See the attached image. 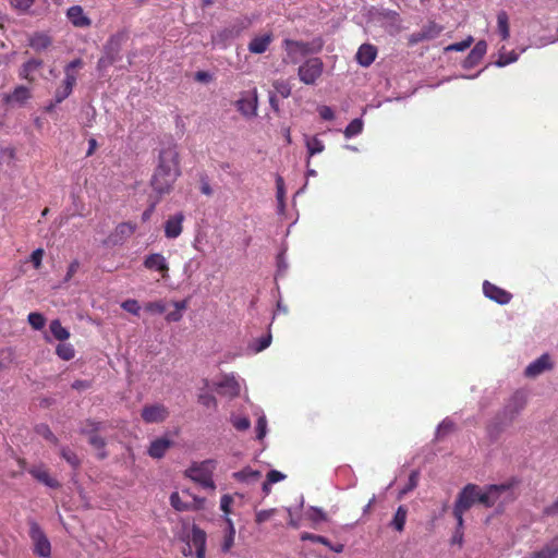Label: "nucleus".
I'll use <instances>...</instances> for the list:
<instances>
[{"label": "nucleus", "mask_w": 558, "mask_h": 558, "mask_svg": "<svg viewBox=\"0 0 558 558\" xmlns=\"http://www.w3.org/2000/svg\"><path fill=\"white\" fill-rule=\"evenodd\" d=\"M36 433L52 444L58 442V438L53 435L51 429L46 424H39L35 428Z\"/></svg>", "instance_id": "obj_43"}, {"label": "nucleus", "mask_w": 558, "mask_h": 558, "mask_svg": "<svg viewBox=\"0 0 558 558\" xmlns=\"http://www.w3.org/2000/svg\"><path fill=\"white\" fill-rule=\"evenodd\" d=\"M218 392L228 397H236L240 393V385L234 377H225L218 385Z\"/></svg>", "instance_id": "obj_23"}, {"label": "nucleus", "mask_w": 558, "mask_h": 558, "mask_svg": "<svg viewBox=\"0 0 558 558\" xmlns=\"http://www.w3.org/2000/svg\"><path fill=\"white\" fill-rule=\"evenodd\" d=\"M473 43V37L469 36L466 39L454 43L445 48V51H464L466 50Z\"/></svg>", "instance_id": "obj_44"}, {"label": "nucleus", "mask_w": 558, "mask_h": 558, "mask_svg": "<svg viewBox=\"0 0 558 558\" xmlns=\"http://www.w3.org/2000/svg\"><path fill=\"white\" fill-rule=\"evenodd\" d=\"M363 131V121L360 118L352 120L344 130V136L347 138L359 135Z\"/></svg>", "instance_id": "obj_38"}, {"label": "nucleus", "mask_w": 558, "mask_h": 558, "mask_svg": "<svg viewBox=\"0 0 558 558\" xmlns=\"http://www.w3.org/2000/svg\"><path fill=\"white\" fill-rule=\"evenodd\" d=\"M408 509L404 506H400L391 521V525L399 532L403 531L407 521Z\"/></svg>", "instance_id": "obj_32"}, {"label": "nucleus", "mask_w": 558, "mask_h": 558, "mask_svg": "<svg viewBox=\"0 0 558 558\" xmlns=\"http://www.w3.org/2000/svg\"><path fill=\"white\" fill-rule=\"evenodd\" d=\"M266 428H267V422H266V417L265 416H260L258 420H257V425H256V429H257V438L260 440L265 437L266 435Z\"/></svg>", "instance_id": "obj_57"}, {"label": "nucleus", "mask_w": 558, "mask_h": 558, "mask_svg": "<svg viewBox=\"0 0 558 558\" xmlns=\"http://www.w3.org/2000/svg\"><path fill=\"white\" fill-rule=\"evenodd\" d=\"M29 45L33 49L40 51L47 49L51 45V39L46 34L37 33L31 37Z\"/></svg>", "instance_id": "obj_30"}, {"label": "nucleus", "mask_w": 558, "mask_h": 558, "mask_svg": "<svg viewBox=\"0 0 558 558\" xmlns=\"http://www.w3.org/2000/svg\"><path fill=\"white\" fill-rule=\"evenodd\" d=\"M477 501L476 485L468 484L458 495L454 507L469 510Z\"/></svg>", "instance_id": "obj_11"}, {"label": "nucleus", "mask_w": 558, "mask_h": 558, "mask_svg": "<svg viewBox=\"0 0 558 558\" xmlns=\"http://www.w3.org/2000/svg\"><path fill=\"white\" fill-rule=\"evenodd\" d=\"M232 424L238 430H246L251 426V422L247 417H235L232 420Z\"/></svg>", "instance_id": "obj_53"}, {"label": "nucleus", "mask_w": 558, "mask_h": 558, "mask_svg": "<svg viewBox=\"0 0 558 558\" xmlns=\"http://www.w3.org/2000/svg\"><path fill=\"white\" fill-rule=\"evenodd\" d=\"M29 536L34 544V553L40 557L49 558L51 554L50 542L36 522L29 523Z\"/></svg>", "instance_id": "obj_6"}, {"label": "nucleus", "mask_w": 558, "mask_h": 558, "mask_svg": "<svg viewBox=\"0 0 558 558\" xmlns=\"http://www.w3.org/2000/svg\"><path fill=\"white\" fill-rule=\"evenodd\" d=\"M192 544L196 549L197 558H204L206 549V533L197 526H193L192 529Z\"/></svg>", "instance_id": "obj_22"}, {"label": "nucleus", "mask_w": 558, "mask_h": 558, "mask_svg": "<svg viewBox=\"0 0 558 558\" xmlns=\"http://www.w3.org/2000/svg\"><path fill=\"white\" fill-rule=\"evenodd\" d=\"M286 475L282 474L281 472L277 471V470H271L270 472H268L267 474V481L271 484H275L279 481H282L284 480Z\"/></svg>", "instance_id": "obj_61"}, {"label": "nucleus", "mask_w": 558, "mask_h": 558, "mask_svg": "<svg viewBox=\"0 0 558 558\" xmlns=\"http://www.w3.org/2000/svg\"><path fill=\"white\" fill-rule=\"evenodd\" d=\"M284 47L289 56H306L315 51L310 44L291 39L284 40ZM319 49L320 46H318L316 51H318Z\"/></svg>", "instance_id": "obj_16"}, {"label": "nucleus", "mask_w": 558, "mask_h": 558, "mask_svg": "<svg viewBox=\"0 0 558 558\" xmlns=\"http://www.w3.org/2000/svg\"><path fill=\"white\" fill-rule=\"evenodd\" d=\"M58 356L64 361H70L74 357V349L69 343H60L56 350Z\"/></svg>", "instance_id": "obj_40"}, {"label": "nucleus", "mask_w": 558, "mask_h": 558, "mask_svg": "<svg viewBox=\"0 0 558 558\" xmlns=\"http://www.w3.org/2000/svg\"><path fill=\"white\" fill-rule=\"evenodd\" d=\"M172 441L166 437L157 438L151 441L148 448V454L154 459L162 458L167 450L172 446Z\"/></svg>", "instance_id": "obj_18"}, {"label": "nucleus", "mask_w": 558, "mask_h": 558, "mask_svg": "<svg viewBox=\"0 0 558 558\" xmlns=\"http://www.w3.org/2000/svg\"><path fill=\"white\" fill-rule=\"evenodd\" d=\"M119 51V41L114 38H111L105 48V56H102L98 61V66L101 69L113 64L118 59Z\"/></svg>", "instance_id": "obj_15"}, {"label": "nucleus", "mask_w": 558, "mask_h": 558, "mask_svg": "<svg viewBox=\"0 0 558 558\" xmlns=\"http://www.w3.org/2000/svg\"><path fill=\"white\" fill-rule=\"evenodd\" d=\"M543 513L548 517L558 514V499L555 500L551 505L545 507Z\"/></svg>", "instance_id": "obj_64"}, {"label": "nucleus", "mask_w": 558, "mask_h": 558, "mask_svg": "<svg viewBox=\"0 0 558 558\" xmlns=\"http://www.w3.org/2000/svg\"><path fill=\"white\" fill-rule=\"evenodd\" d=\"M497 24H498V31L501 35V38L504 40L508 39L510 36L509 32V21L508 15L505 11H501L497 15Z\"/></svg>", "instance_id": "obj_34"}, {"label": "nucleus", "mask_w": 558, "mask_h": 558, "mask_svg": "<svg viewBox=\"0 0 558 558\" xmlns=\"http://www.w3.org/2000/svg\"><path fill=\"white\" fill-rule=\"evenodd\" d=\"M66 15L72 24L76 27H87L92 23L90 20L84 14V11L80 5H73L69 8Z\"/></svg>", "instance_id": "obj_19"}, {"label": "nucleus", "mask_w": 558, "mask_h": 558, "mask_svg": "<svg viewBox=\"0 0 558 558\" xmlns=\"http://www.w3.org/2000/svg\"><path fill=\"white\" fill-rule=\"evenodd\" d=\"M233 502V499L229 495H223L220 500V509L226 513L231 512V505Z\"/></svg>", "instance_id": "obj_58"}, {"label": "nucleus", "mask_w": 558, "mask_h": 558, "mask_svg": "<svg viewBox=\"0 0 558 558\" xmlns=\"http://www.w3.org/2000/svg\"><path fill=\"white\" fill-rule=\"evenodd\" d=\"M171 506L178 511H185L190 509V506L186 502L181 500V496L179 493H172L170 496Z\"/></svg>", "instance_id": "obj_45"}, {"label": "nucleus", "mask_w": 558, "mask_h": 558, "mask_svg": "<svg viewBox=\"0 0 558 558\" xmlns=\"http://www.w3.org/2000/svg\"><path fill=\"white\" fill-rule=\"evenodd\" d=\"M29 473L39 482L48 487L54 488L59 486V483L52 478L48 471L41 466H36L29 470Z\"/></svg>", "instance_id": "obj_26"}, {"label": "nucleus", "mask_w": 558, "mask_h": 558, "mask_svg": "<svg viewBox=\"0 0 558 558\" xmlns=\"http://www.w3.org/2000/svg\"><path fill=\"white\" fill-rule=\"evenodd\" d=\"M168 410L162 404L145 405L142 410V418L146 423H160L168 417Z\"/></svg>", "instance_id": "obj_10"}, {"label": "nucleus", "mask_w": 558, "mask_h": 558, "mask_svg": "<svg viewBox=\"0 0 558 558\" xmlns=\"http://www.w3.org/2000/svg\"><path fill=\"white\" fill-rule=\"evenodd\" d=\"M34 2L35 0H11V5L17 10L26 11Z\"/></svg>", "instance_id": "obj_55"}, {"label": "nucleus", "mask_w": 558, "mask_h": 558, "mask_svg": "<svg viewBox=\"0 0 558 558\" xmlns=\"http://www.w3.org/2000/svg\"><path fill=\"white\" fill-rule=\"evenodd\" d=\"M531 558H558V535L542 549L532 553Z\"/></svg>", "instance_id": "obj_25"}, {"label": "nucleus", "mask_w": 558, "mask_h": 558, "mask_svg": "<svg viewBox=\"0 0 558 558\" xmlns=\"http://www.w3.org/2000/svg\"><path fill=\"white\" fill-rule=\"evenodd\" d=\"M227 522H228V525H229V533L225 536V541H223V544L221 546V549L225 553L229 551L230 548L233 546L234 534H235V530H234L232 521L229 518H227Z\"/></svg>", "instance_id": "obj_41"}, {"label": "nucleus", "mask_w": 558, "mask_h": 558, "mask_svg": "<svg viewBox=\"0 0 558 558\" xmlns=\"http://www.w3.org/2000/svg\"><path fill=\"white\" fill-rule=\"evenodd\" d=\"M421 32L425 40H430L439 36V34L442 32V27L434 22H430L427 25H424L421 28Z\"/></svg>", "instance_id": "obj_35"}, {"label": "nucleus", "mask_w": 558, "mask_h": 558, "mask_svg": "<svg viewBox=\"0 0 558 558\" xmlns=\"http://www.w3.org/2000/svg\"><path fill=\"white\" fill-rule=\"evenodd\" d=\"M43 65V61L38 59H31L25 62L20 71V76L28 82H34L35 77L33 73Z\"/></svg>", "instance_id": "obj_27"}, {"label": "nucleus", "mask_w": 558, "mask_h": 558, "mask_svg": "<svg viewBox=\"0 0 558 558\" xmlns=\"http://www.w3.org/2000/svg\"><path fill=\"white\" fill-rule=\"evenodd\" d=\"M271 41L272 36L270 34L256 36L250 41L247 47L248 51L256 54L264 53L268 49Z\"/></svg>", "instance_id": "obj_21"}, {"label": "nucleus", "mask_w": 558, "mask_h": 558, "mask_svg": "<svg viewBox=\"0 0 558 558\" xmlns=\"http://www.w3.org/2000/svg\"><path fill=\"white\" fill-rule=\"evenodd\" d=\"M60 456L73 468L77 469L81 465V459L77 454L68 447L60 449Z\"/></svg>", "instance_id": "obj_36"}, {"label": "nucleus", "mask_w": 558, "mask_h": 558, "mask_svg": "<svg viewBox=\"0 0 558 558\" xmlns=\"http://www.w3.org/2000/svg\"><path fill=\"white\" fill-rule=\"evenodd\" d=\"M186 473L189 477L201 483L204 487L215 488L214 482L203 472L201 466H192Z\"/></svg>", "instance_id": "obj_28"}, {"label": "nucleus", "mask_w": 558, "mask_h": 558, "mask_svg": "<svg viewBox=\"0 0 558 558\" xmlns=\"http://www.w3.org/2000/svg\"><path fill=\"white\" fill-rule=\"evenodd\" d=\"M145 310L149 313L162 314L166 311V304L162 301L148 302Z\"/></svg>", "instance_id": "obj_47"}, {"label": "nucleus", "mask_w": 558, "mask_h": 558, "mask_svg": "<svg viewBox=\"0 0 558 558\" xmlns=\"http://www.w3.org/2000/svg\"><path fill=\"white\" fill-rule=\"evenodd\" d=\"M135 231V226L130 222L120 223L114 231V236L119 240H124L130 238Z\"/></svg>", "instance_id": "obj_37"}, {"label": "nucleus", "mask_w": 558, "mask_h": 558, "mask_svg": "<svg viewBox=\"0 0 558 558\" xmlns=\"http://www.w3.org/2000/svg\"><path fill=\"white\" fill-rule=\"evenodd\" d=\"M508 490L506 485H490L485 490H481L476 486L477 501L485 507H493L499 499L500 495Z\"/></svg>", "instance_id": "obj_8"}, {"label": "nucleus", "mask_w": 558, "mask_h": 558, "mask_svg": "<svg viewBox=\"0 0 558 558\" xmlns=\"http://www.w3.org/2000/svg\"><path fill=\"white\" fill-rule=\"evenodd\" d=\"M181 175L180 153L175 143H168L161 147L158 154L157 163L150 180L153 191L158 199L169 194Z\"/></svg>", "instance_id": "obj_1"}, {"label": "nucleus", "mask_w": 558, "mask_h": 558, "mask_svg": "<svg viewBox=\"0 0 558 558\" xmlns=\"http://www.w3.org/2000/svg\"><path fill=\"white\" fill-rule=\"evenodd\" d=\"M305 145H306L310 157L315 154H319V153L324 151V149H325L324 143L316 136H314V137L306 136Z\"/></svg>", "instance_id": "obj_33"}, {"label": "nucleus", "mask_w": 558, "mask_h": 558, "mask_svg": "<svg viewBox=\"0 0 558 558\" xmlns=\"http://www.w3.org/2000/svg\"><path fill=\"white\" fill-rule=\"evenodd\" d=\"M452 429H453V423L451 421L445 420L438 425L436 436H437V438H440V437L449 434Z\"/></svg>", "instance_id": "obj_49"}, {"label": "nucleus", "mask_w": 558, "mask_h": 558, "mask_svg": "<svg viewBox=\"0 0 558 558\" xmlns=\"http://www.w3.org/2000/svg\"><path fill=\"white\" fill-rule=\"evenodd\" d=\"M417 482H418V472L412 471L409 476V484L407 485V487H404L401 490V494L404 495V494L411 492L412 489H414L417 486Z\"/></svg>", "instance_id": "obj_52"}, {"label": "nucleus", "mask_w": 558, "mask_h": 558, "mask_svg": "<svg viewBox=\"0 0 558 558\" xmlns=\"http://www.w3.org/2000/svg\"><path fill=\"white\" fill-rule=\"evenodd\" d=\"M184 221V215L182 213H177L175 215L169 217L165 222V235L168 239H175L182 232V223Z\"/></svg>", "instance_id": "obj_14"}, {"label": "nucleus", "mask_w": 558, "mask_h": 558, "mask_svg": "<svg viewBox=\"0 0 558 558\" xmlns=\"http://www.w3.org/2000/svg\"><path fill=\"white\" fill-rule=\"evenodd\" d=\"M31 96L29 88L21 85L15 87L11 94L7 95L4 100L8 104L22 106L31 98Z\"/></svg>", "instance_id": "obj_20"}, {"label": "nucleus", "mask_w": 558, "mask_h": 558, "mask_svg": "<svg viewBox=\"0 0 558 558\" xmlns=\"http://www.w3.org/2000/svg\"><path fill=\"white\" fill-rule=\"evenodd\" d=\"M258 345L254 349L255 352H260L267 349L271 343V335L264 336L257 340Z\"/></svg>", "instance_id": "obj_60"}, {"label": "nucleus", "mask_w": 558, "mask_h": 558, "mask_svg": "<svg viewBox=\"0 0 558 558\" xmlns=\"http://www.w3.org/2000/svg\"><path fill=\"white\" fill-rule=\"evenodd\" d=\"M526 397L523 392L517 391L505 405L502 412L488 426V434L492 438L498 435L509 426L514 417L524 409Z\"/></svg>", "instance_id": "obj_2"}, {"label": "nucleus", "mask_w": 558, "mask_h": 558, "mask_svg": "<svg viewBox=\"0 0 558 558\" xmlns=\"http://www.w3.org/2000/svg\"><path fill=\"white\" fill-rule=\"evenodd\" d=\"M82 66L83 61L81 59H74L69 64H66L64 68L65 77L54 92V104H61L71 95L77 80L75 70Z\"/></svg>", "instance_id": "obj_3"}, {"label": "nucleus", "mask_w": 558, "mask_h": 558, "mask_svg": "<svg viewBox=\"0 0 558 558\" xmlns=\"http://www.w3.org/2000/svg\"><path fill=\"white\" fill-rule=\"evenodd\" d=\"M198 402L206 408H216L217 407V400L210 393H201L198 396Z\"/></svg>", "instance_id": "obj_48"}, {"label": "nucleus", "mask_w": 558, "mask_h": 558, "mask_svg": "<svg viewBox=\"0 0 558 558\" xmlns=\"http://www.w3.org/2000/svg\"><path fill=\"white\" fill-rule=\"evenodd\" d=\"M272 87L276 93L281 95L283 98H288L291 95V86L288 81L284 80H275L272 82Z\"/></svg>", "instance_id": "obj_39"}, {"label": "nucleus", "mask_w": 558, "mask_h": 558, "mask_svg": "<svg viewBox=\"0 0 558 558\" xmlns=\"http://www.w3.org/2000/svg\"><path fill=\"white\" fill-rule=\"evenodd\" d=\"M50 331L52 333V336L54 337V339L59 340V341H64L66 339H69L70 337V332L68 329H65L64 327H62L60 320L58 319H54L50 323Z\"/></svg>", "instance_id": "obj_31"}, {"label": "nucleus", "mask_w": 558, "mask_h": 558, "mask_svg": "<svg viewBox=\"0 0 558 558\" xmlns=\"http://www.w3.org/2000/svg\"><path fill=\"white\" fill-rule=\"evenodd\" d=\"M483 291L487 298L496 301L499 304H507L511 300V294L509 292L488 281L484 282Z\"/></svg>", "instance_id": "obj_12"}, {"label": "nucleus", "mask_w": 558, "mask_h": 558, "mask_svg": "<svg viewBox=\"0 0 558 558\" xmlns=\"http://www.w3.org/2000/svg\"><path fill=\"white\" fill-rule=\"evenodd\" d=\"M553 366L554 364L551 362L550 355L548 353H544L526 366L524 375L527 378H536L543 373L550 371Z\"/></svg>", "instance_id": "obj_9"}, {"label": "nucleus", "mask_w": 558, "mask_h": 558, "mask_svg": "<svg viewBox=\"0 0 558 558\" xmlns=\"http://www.w3.org/2000/svg\"><path fill=\"white\" fill-rule=\"evenodd\" d=\"M201 192L206 195V196H211L213 195V189L209 184V181L207 180V178H202L201 179Z\"/></svg>", "instance_id": "obj_63"}, {"label": "nucleus", "mask_w": 558, "mask_h": 558, "mask_svg": "<svg viewBox=\"0 0 558 558\" xmlns=\"http://www.w3.org/2000/svg\"><path fill=\"white\" fill-rule=\"evenodd\" d=\"M195 80L201 83H209L213 80V75L206 71H198L195 73Z\"/></svg>", "instance_id": "obj_62"}, {"label": "nucleus", "mask_w": 558, "mask_h": 558, "mask_svg": "<svg viewBox=\"0 0 558 558\" xmlns=\"http://www.w3.org/2000/svg\"><path fill=\"white\" fill-rule=\"evenodd\" d=\"M239 32L238 31H233V29H230V28H226L221 32H219L217 34V39L220 40V41H226L228 39H231V38H234L235 36H238Z\"/></svg>", "instance_id": "obj_56"}, {"label": "nucleus", "mask_w": 558, "mask_h": 558, "mask_svg": "<svg viewBox=\"0 0 558 558\" xmlns=\"http://www.w3.org/2000/svg\"><path fill=\"white\" fill-rule=\"evenodd\" d=\"M27 320L35 330H40L46 324V318L43 314L33 312L28 314Z\"/></svg>", "instance_id": "obj_42"}, {"label": "nucleus", "mask_w": 558, "mask_h": 558, "mask_svg": "<svg viewBox=\"0 0 558 558\" xmlns=\"http://www.w3.org/2000/svg\"><path fill=\"white\" fill-rule=\"evenodd\" d=\"M301 539L302 541H312V542L324 544L325 546H330V542L326 537L320 536V535L303 533L301 535Z\"/></svg>", "instance_id": "obj_51"}, {"label": "nucleus", "mask_w": 558, "mask_h": 558, "mask_svg": "<svg viewBox=\"0 0 558 558\" xmlns=\"http://www.w3.org/2000/svg\"><path fill=\"white\" fill-rule=\"evenodd\" d=\"M258 95L256 88L242 93L241 97L235 101L238 111L247 119L256 117Z\"/></svg>", "instance_id": "obj_7"}, {"label": "nucleus", "mask_w": 558, "mask_h": 558, "mask_svg": "<svg viewBox=\"0 0 558 558\" xmlns=\"http://www.w3.org/2000/svg\"><path fill=\"white\" fill-rule=\"evenodd\" d=\"M487 51V44L484 40H480L470 51L468 57L463 61L464 69H472L480 63Z\"/></svg>", "instance_id": "obj_13"}, {"label": "nucleus", "mask_w": 558, "mask_h": 558, "mask_svg": "<svg viewBox=\"0 0 558 558\" xmlns=\"http://www.w3.org/2000/svg\"><path fill=\"white\" fill-rule=\"evenodd\" d=\"M276 512V509L260 510L256 512V522L263 523L268 521Z\"/></svg>", "instance_id": "obj_54"}, {"label": "nucleus", "mask_w": 558, "mask_h": 558, "mask_svg": "<svg viewBox=\"0 0 558 558\" xmlns=\"http://www.w3.org/2000/svg\"><path fill=\"white\" fill-rule=\"evenodd\" d=\"M88 426H92V428H80V433L88 437V442L90 444V446L98 451L97 458L104 460L108 456L107 451L105 450L106 440L105 438L98 435V432L102 428V423L89 422Z\"/></svg>", "instance_id": "obj_5"}, {"label": "nucleus", "mask_w": 558, "mask_h": 558, "mask_svg": "<svg viewBox=\"0 0 558 558\" xmlns=\"http://www.w3.org/2000/svg\"><path fill=\"white\" fill-rule=\"evenodd\" d=\"M43 256H44V250L43 248H37V250H35L32 253L31 260L33 262L35 268L38 269L40 267L41 260H43Z\"/></svg>", "instance_id": "obj_59"}, {"label": "nucleus", "mask_w": 558, "mask_h": 558, "mask_svg": "<svg viewBox=\"0 0 558 558\" xmlns=\"http://www.w3.org/2000/svg\"><path fill=\"white\" fill-rule=\"evenodd\" d=\"M517 60H518V54L514 51H511V52H509L507 54L501 53L499 56V59L496 62V64L498 66H505V65L510 64V63H512V62H514Z\"/></svg>", "instance_id": "obj_50"}, {"label": "nucleus", "mask_w": 558, "mask_h": 558, "mask_svg": "<svg viewBox=\"0 0 558 558\" xmlns=\"http://www.w3.org/2000/svg\"><path fill=\"white\" fill-rule=\"evenodd\" d=\"M121 307L133 314V315H138L140 314V311H141V306L138 304V302L136 300H133V299H129V300H125L122 304H121Z\"/></svg>", "instance_id": "obj_46"}, {"label": "nucleus", "mask_w": 558, "mask_h": 558, "mask_svg": "<svg viewBox=\"0 0 558 558\" xmlns=\"http://www.w3.org/2000/svg\"><path fill=\"white\" fill-rule=\"evenodd\" d=\"M324 63L319 58H310L299 66L298 75L302 83L314 85L322 76Z\"/></svg>", "instance_id": "obj_4"}, {"label": "nucleus", "mask_w": 558, "mask_h": 558, "mask_svg": "<svg viewBox=\"0 0 558 558\" xmlns=\"http://www.w3.org/2000/svg\"><path fill=\"white\" fill-rule=\"evenodd\" d=\"M144 266L147 269H156L163 275L169 270L166 258L161 254H150L144 260Z\"/></svg>", "instance_id": "obj_24"}, {"label": "nucleus", "mask_w": 558, "mask_h": 558, "mask_svg": "<svg viewBox=\"0 0 558 558\" xmlns=\"http://www.w3.org/2000/svg\"><path fill=\"white\" fill-rule=\"evenodd\" d=\"M233 477L242 483L252 484L262 477V473L251 468H245L239 472L233 473Z\"/></svg>", "instance_id": "obj_29"}, {"label": "nucleus", "mask_w": 558, "mask_h": 558, "mask_svg": "<svg viewBox=\"0 0 558 558\" xmlns=\"http://www.w3.org/2000/svg\"><path fill=\"white\" fill-rule=\"evenodd\" d=\"M376 54L377 49L373 45L363 44L359 48L355 58L362 66H369L374 62Z\"/></svg>", "instance_id": "obj_17"}]
</instances>
